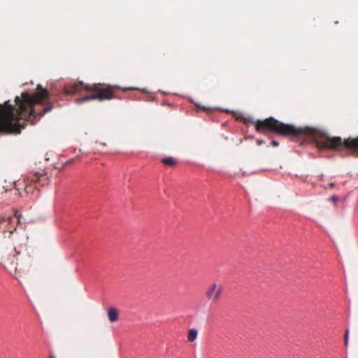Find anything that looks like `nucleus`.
I'll return each instance as SVG.
<instances>
[{"mask_svg": "<svg viewBox=\"0 0 358 358\" xmlns=\"http://www.w3.org/2000/svg\"><path fill=\"white\" fill-rule=\"evenodd\" d=\"M34 94L22 92L15 99V105L10 101L0 104V133L20 134L27 122L34 124L37 120L52 108L49 101L50 94L41 85Z\"/></svg>", "mask_w": 358, "mask_h": 358, "instance_id": "f257e3e1", "label": "nucleus"}, {"mask_svg": "<svg viewBox=\"0 0 358 358\" xmlns=\"http://www.w3.org/2000/svg\"><path fill=\"white\" fill-rule=\"evenodd\" d=\"M258 132L268 131L280 136L294 137L299 140L312 141L320 149L341 150L346 149L358 156V136L349 137L343 140L339 136H331L324 131L311 127H297L285 124L273 117L254 122Z\"/></svg>", "mask_w": 358, "mask_h": 358, "instance_id": "f03ea898", "label": "nucleus"}, {"mask_svg": "<svg viewBox=\"0 0 358 358\" xmlns=\"http://www.w3.org/2000/svg\"><path fill=\"white\" fill-rule=\"evenodd\" d=\"M94 92L92 94L77 99L76 103L81 104L90 100H99L100 101L117 99V92L119 87L115 85H110L105 83H94L92 85H84L81 81L73 84L70 88H64V93L66 95H73L82 89Z\"/></svg>", "mask_w": 358, "mask_h": 358, "instance_id": "7ed1b4c3", "label": "nucleus"}, {"mask_svg": "<svg viewBox=\"0 0 358 358\" xmlns=\"http://www.w3.org/2000/svg\"><path fill=\"white\" fill-rule=\"evenodd\" d=\"M222 288L216 283H212L206 291V297L214 303L217 302L222 296Z\"/></svg>", "mask_w": 358, "mask_h": 358, "instance_id": "20e7f679", "label": "nucleus"}, {"mask_svg": "<svg viewBox=\"0 0 358 358\" xmlns=\"http://www.w3.org/2000/svg\"><path fill=\"white\" fill-rule=\"evenodd\" d=\"M28 180L41 187L47 185L49 182V179L46 173L40 174L38 172L30 173L28 176Z\"/></svg>", "mask_w": 358, "mask_h": 358, "instance_id": "39448f33", "label": "nucleus"}, {"mask_svg": "<svg viewBox=\"0 0 358 358\" xmlns=\"http://www.w3.org/2000/svg\"><path fill=\"white\" fill-rule=\"evenodd\" d=\"M20 216L21 215L20 214H18L17 211L15 212L13 217H9L5 218L3 217L0 216V224H1L2 223H3L5 222H8V224H9V225H12L15 222L16 224H19L20 222Z\"/></svg>", "mask_w": 358, "mask_h": 358, "instance_id": "423d86ee", "label": "nucleus"}, {"mask_svg": "<svg viewBox=\"0 0 358 358\" xmlns=\"http://www.w3.org/2000/svg\"><path fill=\"white\" fill-rule=\"evenodd\" d=\"M108 317L110 322H115L118 320V311L115 308H110L108 310Z\"/></svg>", "mask_w": 358, "mask_h": 358, "instance_id": "0eeeda50", "label": "nucleus"}, {"mask_svg": "<svg viewBox=\"0 0 358 358\" xmlns=\"http://www.w3.org/2000/svg\"><path fill=\"white\" fill-rule=\"evenodd\" d=\"M27 184L25 186L24 192L27 194H33L35 189H37V186L34 182H31L28 180V177L27 178Z\"/></svg>", "mask_w": 358, "mask_h": 358, "instance_id": "6e6552de", "label": "nucleus"}, {"mask_svg": "<svg viewBox=\"0 0 358 358\" xmlns=\"http://www.w3.org/2000/svg\"><path fill=\"white\" fill-rule=\"evenodd\" d=\"M162 162L169 166H173L176 165V162L173 157H165L162 159Z\"/></svg>", "mask_w": 358, "mask_h": 358, "instance_id": "1a4fd4ad", "label": "nucleus"}, {"mask_svg": "<svg viewBox=\"0 0 358 358\" xmlns=\"http://www.w3.org/2000/svg\"><path fill=\"white\" fill-rule=\"evenodd\" d=\"M197 335H198L197 330L195 329H191L188 333V337H187L188 341L189 342H193L194 341L196 340Z\"/></svg>", "mask_w": 358, "mask_h": 358, "instance_id": "9d476101", "label": "nucleus"}, {"mask_svg": "<svg viewBox=\"0 0 358 358\" xmlns=\"http://www.w3.org/2000/svg\"><path fill=\"white\" fill-rule=\"evenodd\" d=\"M349 330L347 329L345 334V345L347 346L348 343Z\"/></svg>", "mask_w": 358, "mask_h": 358, "instance_id": "9b49d317", "label": "nucleus"}, {"mask_svg": "<svg viewBox=\"0 0 358 358\" xmlns=\"http://www.w3.org/2000/svg\"><path fill=\"white\" fill-rule=\"evenodd\" d=\"M330 200H331L332 202L336 203V202H337V201H338V196H331V197H330Z\"/></svg>", "mask_w": 358, "mask_h": 358, "instance_id": "f8f14e48", "label": "nucleus"}, {"mask_svg": "<svg viewBox=\"0 0 358 358\" xmlns=\"http://www.w3.org/2000/svg\"><path fill=\"white\" fill-rule=\"evenodd\" d=\"M271 145L274 147H277L279 145V143L277 141L273 140L271 141Z\"/></svg>", "mask_w": 358, "mask_h": 358, "instance_id": "ddd939ff", "label": "nucleus"}, {"mask_svg": "<svg viewBox=\"0 0 358 358\" xmlns=\"http://www.w3.org/2000/svg\"><path fill=\"white\" fill-rule=\"evenodd\" d=\"M16 230V226L14 227L13 229H11L10 227H8V231H9L10 234H12L14 231Z\"/></svg>", "mask_w": 358, "mask_h": 358, "instance_id": "4468645a", "label": "nucleus"}, {"mask_svg": "<svg viewBox=\"0 0 358 358\" xmlns=\"http://www.w3.org/2000/svg\"><path fill=\"white\" fill-rule=\"evenodd\" d=\"M257 144L259 145H262L263 143H264V140H257Z\"/></svg>", "mask_w": 358, "mask_h": 358, "instance_id": "2eb2a0df", "label": "nucleus"}, {"mask_svg": "<svg viewBox=\"0 0 358 358\" xmlns=\"http://www.w3.org/2000/svg\"><path fill=\"white\" fill-rule=\"evenodd\" d=\"M334 185H335V183H334V182H331V183L329 184V187H330V188H333V187H334Z\"/></svg>", "mask_w": 358, "mask_h": 358, "instance_id": "dca6fc26", "label": "nucleus"}, {"mask_svg": "<svg viewBox=\"0 0 358 358\" xmlns=\"http://www.w3.org/2000/svg\"><path fill=\"white\" fill-rule=\"evenodd\" d=\"M10 264H15L14 261H13L12 262H10Z\"/></svg>", "mask_w": 358, "mask_h": 358, "instance_id": "f3484780", "label": "nucleus"}, {"mask_svg": "<svg viewBox=\"0 0 358 358\" xmlns=\"http://www.w3.org/2000/svg\"><path fill=\"white\" fill-rule=\"evenodd\" d=\"M50 358H54V357H50Z\"/></svg>", "mask_w": 358, "mask_h": 358, "instance_id": "a211bd4d", "label": "nucleus"}]
</instances>
